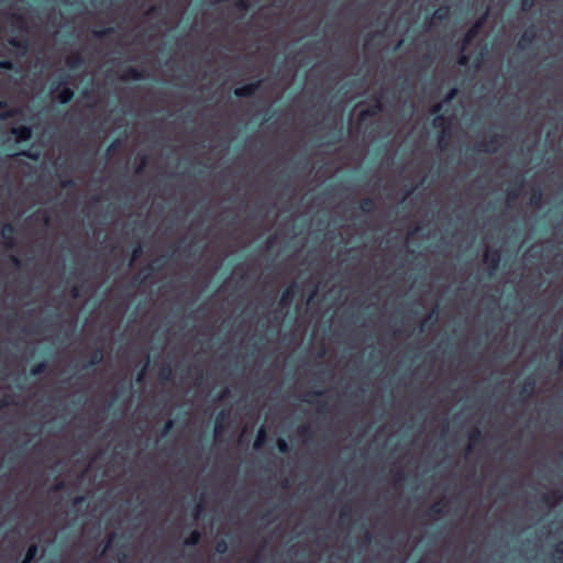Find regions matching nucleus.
I'll use <instances>...</instances> for the list:
<instances>
[{
	"label": "nucleus",
	"instance_id": "9d476101",
	"mask_svg": "<svg viewBox=\"0 0 563 563\" xmlns=\"http://www.w3.org/2000/svg\"><path fill=\"white\" fill-rule=\"evenodd\" d=\"M14 233H15V228L13 227V224L11 223H5L2 229H1V235L4 240V245L5 247L8 249H13L15 243H14Z\"/></svg>",
	"mask_w": 563,
	"mask_h": 563
},
{
	"label": "nucleus",
	"instance_id": "f03ea898",
	"mask_svg": "<svg viewBox=\"0 0 563 563\" xmlns=\"http://www.w3.org/2000/svg\"><path fill=\"white\" fill-rule=\"evenodd\" d=\"M501 139H503V135L493 134L488 139L476 143L474 145V150L476 152H481V153L493 154L498 150V144L500 143Z\"/></svg>",
	"mask_w": 563,
	"mask_h": 563
},
{
	"label": "nucleus",
	"instance_id": "0e129e2a",
	"mask_svg": "<svg viewBox=\"0 0 563 563\" xmlns=\"http://www.w3.org/2000/svg\"><path fill=\"white\" fill-rule=\"evenodd\" d=\"M229 393H230V391H229V389H228V388H224V389L219 394L218 399H219V400H223V399L228 398Z\"/></svg>",
	"mask_w": 563,
	"mask_h": 563
},
{
	"label": "nucleus",
	"instance_id": "a878e982",
	"mask_svg": "<svg viewBox=\"0 0 563 563\" xmlns=\"http://www.w3.org/2000/svg\"><path fill=\"white\" fill-rule=\"evenodd\" d=\"M360 209L364 213H371V212H373L376 209V202H375V200L373 198H364L361 201Z\"/></svg>",
	"mask_w": 563,
	"mask_h": 563
},
{
	"label": "nucleus",
	"instance_id": "0eeeda50",
	"mask_svg": "<svg viewBox=\"0 0 563 563\" xmlns=\"http://www.w3.org/2000/svg\"><path fill=\"white\" fill-rule=\"evenodd\" d=\"M448 119L443 115H437L433 120V125L435 128H441L442 129V133L439 137V145L441 148H444L445 145H446V137L449 136V131H448Z\"/></svg>",
	"mask_w": 563,
	"mask_h": 563
},
{
	"label": "nucleus",
	"instance_id": "c03bdc74",
	"mask_svg": "<svg viewBox=\"0 0 563 563\" xmlns=\"http://www.w3.org/2000/svg\"><path fill=\"white\" fill-rule=\"evenodd\" d=\"M12 19H13V24L20 29H24L25 27V20L22 15H19V14H13L12 15Z\"/></svg>",
	"mask_w": 563,
	"mask_h": 563
},
{
	"label": "nucleus",
	"instance_id": "393cba45",
	"mask_svg": "<svg viewBox=\"0 0 563 563\" xmlns=\"http://www.w3.org/2000/svg\"><path fill=\"white\" fill-rule=\"evenodd\" d=\"M200 540H201V533L199 530L195 529L190 532L188 538H186L184 543L186 547H196L200 542Z\"/></svg>",
	"mask_w": 563,
	"mask_h": 563
},
{
	"label": "nucleus",
	"instance_id": "5701e85b",
	"mask_svg": "<svg viewBox=\"0 0 563 563\" xmlns=\"http://www.w3.org/2000/svg\"><path fill=\"white\" fill-rule=\"evenodd\" d=\"M450 16V7L449 5H441L433 13V19L438 20L440 22L448 20Z\"/></svg>",
	"mask_w": 563,
	"mask_h": 563
},
{
	"label": "nucleus",
	"instance_id": "7ed1b4c3",
	"mask_svg": "<svg viewBox=\"0 0 563 563\" xmlns=\"http://www.w3.org/2000/svg\"><path fill=\"white\" fill-rule=\"evenodd\" d=\"M486 13L481 16L464 34L461 45V51H464L479 34L481 29L483 27L486 21Z\"/></svg>",
	"mask_w": 563,
	"mask_h": 563
},
{
	"label": "nucleus",
	"instance_id": "9b49d317",
	"mask_svg": "<svg viewBox=\"0 0 563 563\" xmlns=\"http://www.w3.org/2000/svg\"><path fill=\"white\" fill-rule=\"evenodd\" d=\"M10 132L15 136L18 142H27L32 137V129L27 125L14 126Z\"/></svg>",
	"mask_w": 563,
	"mask_h": 563
},
{
	"label": "nucleus",
	"instance_id": "aec40b11",
	"mask_svg": "<svg viewBox=\"0 0 563 563\" xmlns=\"http://www.w3.org/2000/svg\"><path fill=\"white\" fill-rule=\"evenodd\" d=\"M468 440H470L468 450H471L474 445L482 442V440H483L482 431L478 428L472 429L471 432L468 433Z\"/></svg>",
	"mask_w": 563,
	"mask_h": 563
},
{
	"label": "nucleus",
	"instance_id": "49530a36",
	"mask_svg": "<svg viewBox=\"0 0 563 563\" xmlns=\"http://www.w3.org/2000/svg\"><path fill=\"white\" fill-rule=\"evenodd\" d=\"M0 68L5 69V70H14L15 66H14L13 62H11L9 59H2V60H0Z\"/></svg>",
	"mask_w": 563,
	"mask_h": 563
},
{
	"label": "nucleus",
	"instance_id": "c756f323",
	"mask_svg": "<svg viewBox=\"0 0 563 563\" xmlns=\"http://www.w3.org/2000/svg\"><path fill=\"white\" fill-rule=\"evenodd\" d=\"M553 560L555 563H563V540L555 544Z\"/></svg>",
	"mask_w": 563,
	"mask_h": 563
},
{
	"label": "nucleus",
	"instance_id": "6ab92c4d",
	"mask_svg": "<svg viewBox=\"0 0 563 563\" xmlns=\"http://www.w3.org/2000/svg\"><path fill=\"white\" fill-rule=\"evenodd\" d=\"M225 419H227V412L224 410H222L221 412H219L217 415V417L214 419V434L216 435H219L222 433Z\"/></svg>",
	"mask_w": 563,
	"mask_h": 563
},
{
	"label": "nucleus",
	"instance_id": "09e8293b",
	"mask_svg": "<svg viewBox=\"0 0 563 563\" xmlns=\"http://www.w3.org/2000/svg\"><path fill=\"white\" fill-rule=\"evenodd\" d=\"M457 96V89L456 88H451L448 93L445 95L444 97V102H450L452 101L455 97Z\"/></svg>",
	"mask_w": 563,
	"mask_h": 563
},
{
	"label": "nucleus",
	"instance_id": "338daca9",
	"mask_svg": "<svg viewBox=\"0 0 563 563\" xmlns=\"http://www.w3.org/2000/svg\"><path fill=\"white\" fill-rule=\"evenodd\" d=\"M364 540L366 543H369L372 541V534L367 530L364 532Z\"/></svg>",
	"mask_w": 563,
	"mask_h": 563
},
{
	"label": "nucleus",
	"instance_id": "c9c22d12",
	"mask_svg": "<svg viewBox=\"0 0 563 563\" xmlns=\"http://www.w3.org/2000/svg\"><path fill=\"white\" fill-rule=\"evenodd\" d=\"M298 434L305 439H311L312 432L310 430V427L308 424L300 426L297 430Z\"/></svg>",
	"mask_w": 563,
	"mask_h": 563
},
{
	"label": "nucleus",
	"instance_id": "39448f33",
	"mask_svg": "<svg viewBox=\"0 0 563 563\" xmlns=\"http://www.w3.org/2000/svg\"><path fill=\"white\" fill-rule=\"evenodd\" d=\"M261 85H262V79H257V80L246 84L242 87H238L234 89V96L238 98L252 97L261 88Z\"/></svg>",
	"mask_w": 563,
	"mask_h": 563
},
{
	"label": "nucleus",
	"instance_id": "79ce46f5",
	"mask_svg": "<svg viewBox=\"0 0 563 563\" xmlns=\"http://www.w3.org/2000/svg\"><path fill=\"white\" fill-rule=\"evenodd\" d=\"M234 5L241 11H246L251 8V0H236Z\"/></svg>",
	"mask_w": 563,
	"mask_h": 563
},
{
	"label": "nucleus",
	"instance_id": "680f3d73",
	"mask_svg": "<svg viewBox=\"0 0 563 563\" xmlns=\"http://www.w3.org/2000/svg\"><path fill=\"white\" fill-rule=\"evenodd\" d=\"M84 501H85V496H76L73 499V505L78 506V505H81Z\"/></svg>",
	"mask_w": 563,
	"mask_h": 563
},
{
	"label": "nucleus",
	"instance_id": "423d86ee",
	"mask_svg": "<svg viewBox=\"0 0 563 563\" xmlns=\"http://www.w3.org/2000/svg\"><path fill=\"white\" fill-rule=\"evenodd\" d=\"M525 186V178L522 176H518L512 179L511 185L508 187L506 195L508 201H512L519 198L521 190Z\"/></svg>",
	"mask_w": 563,
	"mask_h": 563
},
{
	"label": "nucleus",
	"instance_id": "8fccbe9b",
	"mask_svg": "<svg viewBox=\"0 0 563 563\" xmlns=\"http://www.w3.org/2000/svg\"><path fill=\"white\" fill-rule=\"evenodd\" d=\"M143 253V246L141 243H137V245L133 249L132 252V261L139 258Z\"/></svg>",
	"mask_w": 563,
	"mask_h": 563
},
{
	"label": "nucleus",
	"instance_id": "2eb2a0df",
	"mask_svg": "<svg viewBox=\"0 0 563 563\" xmlns=\"http://www.w3.org/2000/svg\"><path fill=\"white\" fill-rule=\"evenodd\" d=\"M19 114H21V109H19V108L8 109V102L4 100H0V119L7 120V119L15 118Z\"/></svg>",
	"mask_w": 563,
	"mask_h": 563
},
{
	"label": "nucleus",
	"instance_id": "20e7f679",
	"mask_svg": "<svg viewBox=\"0 0 563 563\" xmlns=\"http://www.w3.org/2000/svg\"><path fill=\"white\" fill-rule=\"evenodd\" d=\"M299 290L300 287L295 282L291 283L286 289H284L279 299L280 307H289L292 303L296 296L298 295Z\"/></svg>",
	"mask_w": 563,
	"mask_h": 563
},
{
	"label": "nucleus",
	"instance_id": "c85d7f7f",
	"mask_svg": "<svg viewBox=\"0 0 563 563\" xmlns=\"http://www.w3.org/2000/svg\"><path fill=\"white\" fill-rule=\"evenodd\" d=\"M9 45H11L14 48L23 49L25 51L29 46V43L26 40H21L18 37H11L8 40Z\"/></svg>",
	"mask_w": 563,
	"mask_h": 563
},
{
	"label": "nucleus",
	"instance_id": "ddd939ff",
	"mask_svg": "<svg viewBox=\"0 0 563 563\" xmlns=\"http://www.w3.org/2000/svg\"><path fill=\"white\" fill-rule=\"evenodd\" d=\"M536 391V380L531 377L525 379L522 387L520 389V396L522 400H527L534 395Z\"/></svg>",
	"mask_w": 563,
	"mask_h": 563
},
{
	"label": "nucleus",
	"instance_id": "58836bf2",
	"mask_svg": "<svg viewBox=\"0 0 563 563\" xmlns=\"http://www.w3.org/2000/svg\"><path fill=\"white\" fill-rule=\"evenodd\" d=\"M147 163H148L147 156L146 155H141L139 157V164H137V166L135 168V173L136 174H141L144 170V168L146 167Z\"/></svg>",
	"mask_w": 563,
	"mask_h": 563
},
{
	"label": "nucleus",
	"instance_id": "e433bc0d",
	"mask_svg": "<svg viewBox=\"0 0 563 563\" xmlns=\"http://www.w3.org/2000/svg\"><path fill=\"white\" fill-rule=\"evenodd\" d=\"M121 146V140L120 139H115L113 140L110 145L108 146L107 151H106V155L107 156H110L112 155L119 147Z\"/></svg>",
	"mask_w": 563,
	"mask_h": 563
},
{
	"label": "nucleus",
	"instance_id": "b1692460",
	"mask_svg": "<svg viewBox=\"0 0 563 563\" xmlns=\"http://www.w3.org/2000/svg\"><path fill=\"white\" fill-rule=\"evenodd\" d=\"M542 201H543L542 190L540 188L532 190L531 196H530V205L532 207L539 208V207H541Z\"/></svg>",
	"mask_w": 563,
	"mask_h": 563
},
{
	"label": "nucleus",
	"instance_id": "4be33fe9",
	"mask_svg": "<svg viewBox=\"0 0 563 563\" xmlns=\"http://www.w3.org/2000/svg\"><path fill=\"white\" fill-rule=\"evenodd\" d=\"M37 553H38L37 544H31L27 548L25 555L22 559L21 563H32L35 560Z\"/></svg>",
	"mask_w": 563,
	"mask_h": 563
},
{
	"label": "nucleus",
	"instance_id": "69168bd1",
	"mask_svg": "<svg viewBox=\"0 0 563 563\" xmlns=\"http://www.w3.org/2000/svg\"><path fill=\"white\" fill-rule=\"evenodd\" d=\"M11 262H12V264H13L14 266H16V267H20V266H21V261H20V258H19L18 256H15V255H12V256H11Z\"/></svg>",
	"mask_w": 563,
	"mask_h": 563
},
{
	"label": "nucleus",
	"instance_id": "774afa93",
	"mask_svg": "<svg viewBox=\"0 0 563 563\" xmlns=\"http://www.w3.org/2000/svg\"><path fill=\"white\" fill-rule=\"evenodd\" d=\"M441 109H442V104L441 103H437L435 106H433L432 112L433 113H438Z\"/></svg>",
	"mask_w": 563,
	"mask_h": 563
},
{
	"label": "nucleus",
	"instance_id": "bf43d9fd",
	"mask_svg": "<svg viewBox=\"0 0 563 563\" xmlns=\"http://www.w3.org/2000/svg\"><path fill=\"white\" fill-rule=\"evenodd\" d=\"M559 353H560V367H563V339H561L559 344Z\"/></svg>",
	"mask_w": 563,
	"mask_h": 563
},
{
	"label": "nucleus",
	"instance_id": "412c9836",
	"mask_svg": "<svg viewBox=\"0 0 563 563\" xmlns=\"http://www.w3.org/2000/svg\"><path fill=\"white\" fill-rule=\"evenodd\" d=\"M267 440V432H266V429L264 427H261L257 431V434H256V438H255V441L253 443V448L255 450H258L261 449L265 442Z\"/></svg>",
	"mask_w": 563,
	"mask_h": 563
},
{
	"label": "nucleus",
	"instance_id": "6e6d98bb",
	"mask_svg": "<svg viewBox=\"0 0 563 563\" xmlns=\"http://www.w3.org/2000/svg\"><path fill=\"white\" fill-rule=\"evenodd\" d=\"M20 154L33 161L38 158V154L31 151H22Z\"/></svg>",
	"mask_w": 563,
	"mask_h": 563
},
{
	"label": "nucleus",
	"instance_id": "72a5a7b5",
	"mask_svg": "<svg viewBox=\"0 0 563 563\" xmlns=\"http://www.w3.org/2000/svg\"><path fill=\"white\" fill-rule=\"evenodd\" d=\"M350 516H351V508H350V506H349V505H345V506L341 509V511H340V514H339V519H340V521H341L342 523H344V522H346V521H349V520H350Z\"/></svg>",
	"mask_w": 563,
	"mask_h": 563
},
{
	"label": "nucleus",
	"instance_id": "cd10ccee",
	"mask_svg": "<svg viewBox=\"0 0 563 563\" xmlns=\"http://www.w3.org/2000/svg\"><path fill=\"white\" fill-rule=\"evenodd\" d=\"M562 499V495L559 492H552L549 494H543L542 501L549 505H554Z\"/></svg>",
	"mask_w": 563,
	"mask_h": 563
},
{
	"label": "nucleus",
	"instance_id": "dca6fc26",
	"mask_svg": "<svg viewBox=\"0 0 563 563\" xmlns=\"http://www.w3.org/2000/svg\"><path fill=\"white\" fill-rule=\"evenodd\" d=\"M104 358V350L101 346L95 349L90 355L89 362L86 367H92L101 364Z\"/></svg>",
	"mask_w": 563,
	"mask_h": 563
},
{
	"label": "nucleus",
	"instance_id": "1a4fd4ad",
	"mask_svg": "<svg viewBox=\"0 0 563 563\" xmlns=\"http://www.w3.org/2000/svg\"><path fill=\"white\" fill-rule=\"evenodd\" d=\"M383 110V104L379 98H376L375 102L367 109L362 110L358 113V121L363 122L367 118L376 117Z\"/></svg>",
	"mask_w": 563,
	"mask_h": 563
},
{
	"label": "nucleus",
	"instance_id": "4468645a",
	"mask_svg": "<svg viewBox=\"0 0 563 563\" xmlns=\"http://www.w3.org/2000/svg\"><path fill=\"white\" fill-rule=\"evenodd\" d=\"M534 40H536L534 29L529 27L520 36L519 42H518V47L520 49H526L533 43Z\"/></svg>",
	"mask_w": 563,
	"mask_h": 563
},
{
	"label": "nucleus",
	"instance_id": "864d4df0",
	"mask_svg": "<svg viewBox=\"0 0 563 563\" xmlns=\"http://www.w3.org/2000/svg\"><path fill=\"white\" fill-rule=\"evenodd\" d=\"M76 186V181L71 178L65 179L60 183L62 188H74Z\"/></svg>",
	"mask_w": 563,
	"mask_h": 563
},
{
	"label": "nucleus",
	"instance_id": "e2e57ef3",
	"mask_svg": "<svg viewBox=\"0 0 563 563\" xmlns=\"http://www.w3.org/2000/svg\"><path fill=\"white\" fill-rule=\"evenodd\" d=\"M70 292L73 298H78L80 296V290L78 286H74Z\"/></svg>",
	"mask_w": 563,
	"mask_h": 563
},
{
	"label": "nucleus",
	"instance_id": "f8f14e48",
	"mask_svg": "<svg viewBox=\"0 0 563 563\" xmlns=\"http://www.w3.org/2000/svg\"><path fill=\"white\" fill-rule=\"evenodd\" d=\"M146 78L145 70L128 67L121 76L122 80H142Z\"/></svg>",
	"mask_w": 563,
	"mask_h": 563
},
{
	"label": "nucleus",
	"instance_id": "a211bd4d",
	"mask_svg": "<svg viewBox=\"0 0 563 563\" xmlns=\"http://www.w3.org/2000/svg\"><path fill=\"white\" fill-rule=\"evenodd\" d=\"M74 98V90L69 87H64L59 90L57 99L59 103L67 104L69 103Z\"/></svg>",
	"mask_w": 563,
	"mask_h": 563
},
{
	"label": "nucleus",
	"instance_id": "37998d69",
	"mask_svg": "<svg viewBox=\"0 0 563 563\" xmlns=\"http://www.w3.org/2000/svg\"><path fill=\"white\" fill-rule=\"evenodd\" d=\"M67 64L69 65V67L71 68H75L79 65L82 64V58L80 55H74L73 57H70L68 60H67Z\"/></svg>",
	"mask_w": 563,
	"mask_h": 563
},
{
	"label": "nucleus",
	"instance_id": "4d7b16f0",
	"mask_svg": "<svg viewBox=\"0 0 563 563\" xmlns=\"http://www.w3.org/2000/svg\"><path fill=\"white\" fill-rule=\"evenodd\" d=\"M66 489V483L60 481L58 482L57 484H55L53 487H52V490L53 492H60V490H64Z\"/></svg>",
	"mask_w": 563,
	"mask_h": 563
},
{
	"label": "nucleus",
	"instance_id": "7c9ffc66",
	"mask_svg": "<svg viewBox=\"0 0 563 563\" xmlns=\"http://www.w3.org/2000/svg\"><path fill=\"white\" fill-rule=\"evenodd\" d=\"M428 515L432 518H437L443 515V505L440 503H434L429 507Z\"/></svg>",
	"mask_w": 563,
	"mask_h": 563
},
{
	"label": "nucleus",
	"instance_id": "f3484780",
	"mask_svg": "<svg viewBox=\"0 0 563 563\" xmlns=\"http://www.w3.org/2000/svg\"><path fill=\"white\" fill-rule=\"evenodd\" d=\"M438 314L435 310H432L429 312L421 321L420 323V330L426 331L428 329H431V327L437 322Z\"/></svg>",
	"mask_w": 563,
	"mask_h": 563
},
{
	"label": "nucleus",
	"instance_id": "3c124183",
	"mask_svg": "<svg viewBox=\"0 0 563 563\" xmlns=\"http://www.w3.org/2000/svg\"><path fill=\"white\" fill-rule=\"evenodd\" d=\"M461 52H464V51H461ZM456 62L460 66H466L470 62V57L466 54L461 53L460 56L457 57Z\"/></svg>",
	"mask_w": 563,
	"mask_h": 563
},
{
	"label": "nucleus",
	"instance_id": "13d9d810",
	"mask_svg": "<svg viewBox=\"0 0 563 563\" xmlns=\"http://www.w3.org/2000/svg\"><path fill=\"white\" fill-rule=\"evenodd\" d=\"M11 404V397L4 396L2 399H0V410L4 407H8Z\"/></svg>",
	"mask_w": 563,
	"mask_h": 563
},
{
	"label": "nucleus",
	"instance_id": "2f4dec72",
	"mask_svg": "<svg viewBox=\"0 0 563 563\" xmlns=\"http://www.w3.org/2000/svg\"><path fill=\"white\" fill-rule=\"evenodd\" d=\"M47 368V363L46 362H40L37 364H35L34 366L31 367L30 369V374L32 376H38L41 374H43Z\"/></svg>",
	"mask_w": 563,
	"mask_h": 563
},
{
	"label": "nucleus",
	"instance_id": "5fc2aeb1",
	"mask_svg": "<svg viewBox=\"0 0 563 563\" xmlns=\"http://www.w3.org/2000/svg\"><path fill=\"white\" fill-rule=\"evenodd\" d=\"M406 478V474L402 470H397L395 472V483L402 482Z\"/></svg>",
	"mask_w": 563,
	"mask_h": 563
},
{
	"label": "nucleus",
	"instance_id": "4c0bfd02",
	"mask_svg": "<svg viewBox=\"0 0 563 563\" xmlns=\"http://www.w3.org/2000/svg\"><path fill=\"white\" fill-rule=\"evenodd\" d=\"M536 5V0H521L520 10L522 12H530L532 8Z\"/></svg>",
	"mask_w": 563,
	"mask_h": 563
},
{
	"label": "nucleus",
	"instance_id": "a18cd8bd",
	"mask_svg": "<svg viewBox=\"0 0 563 563\" xmlns=\"http://www.w3.org/2000/svg\"><path fill=\"white\" fill-rule=\"evenodd\" d=\"M276 444L280 453H287L289 451V445L284 439H278Z\"/></svg>",
	"mask_w": 563,
	"mask_h": 563
},
{
	"label": "nucleus",
	"instance_id": "f704fd0d",
	"mask_svg": "<svg viewBox=\"0 0 563 563\" xmlns=\"http://www.w3.org/2000/svg\"><path fill=\"white\" fill-rule=\"evenodd\" d=\"M214 550L217 553L219 554H224L228 552L229 550V544L225 540H219L217 543H216V547H214Z\"/></svg>",
	"mask_w": 563,
	"mask_h": 563
},
{
	"label": "nucleus",
	"instance_id": "a19ab883",
	"mask_svg": "<svg viewBox=\"0 0 563 563\" xmlns=\"http://www.w3.org/2000/svg\"><path fill=\"white\" fill-rule=\"evenodd\" d=\"M114 32V29L113 27H106V29H102V30H97V31H93V35L98 38H102L107 35H110Z\"/></svg>",
	"mask_w": 563,
	"mask_h": 563
},
{
	"label": "nucleus",
	"instance_id": "473e14b6",
	"mask_svg": "<svg viewBox=\"0 0 563 563\" xmlns=\"http://www.w3.org/2000/svg\"><path fill=\"white\" fill-rule=\"evenodd\" d=\"M205 510V499L201 497L194 507V517L198 519Z\"/></svg>",
	"mask_w": 563,
	"mask_h": 563
},
{
	"label": "nucleus",
	"instance_id": "6e6552de",
	"mask_svg": "<svg viewBox=\"0 0 563 563\" xmlns=\"http://www.w3.org/2000/svg\"><path fill=\"white\" fill-rule=\"evenodd\" d=\"M484 262L488 265V268L493 274L500 264V252L498 250L486 251L484 254Z\"/></svg>",
	"mask_w": 563,
	"mask_h": 563
},
{
	"label": "nucleus",
	"instance_id": "603ef678",
	"mask_svg": "<svg viewBox=\"0 0 563 563\" xmlns=\"http://www.w3.org/2000/svg\"><path fill=\"white\" fill-rule=\"evenodd\" d=\"M174 428V421L172 419H168L163 428L162 434L166 435L170 432V430Z\"/></svg>",
	"mask_w": 563,
	"mask_h": 563
},
{
	"label": "nucleus",
	"instance_id": "bb28decb",
	"mask_svg": "<svg viewBox=\"0 0 563 563\" xmlns=\"http://www.w3.org/2000/svg\"><path fill=\"white\" fill-rule=\"evenodd\" d=\"M158 377L163 383L170 382L173 378L172 367L168 364L162 366V368L159 369V373H158Z\"/></svg>",
	"mask_w": 563,
	"mask_h": 563
},
{
	"label": "nucleus",
	"instance_id": "052dcab7",
	"mask_svg": "<svg viewBox=\"0 0 563 563\" xmlns=\"http://www.w3.org/2000/svg\"><path fill=\"white\" fill-rule=\"evenodd\" d=\"M275 242H276V238H275V236H271V238H268V239L266 240V242H265V246H266V249H267V250L272 249V247L274 246Z\"/></svg>",
	"mask_w": 563,
	"mask_h": 563
},
{
	"label": "nucleus",
	"instance_id": "ea45409f",
	"mask_svg": "<svg viewBox=\"0 0 563 563\" xmlns=\"http://www.w3.org/2000/svg\"><path fill=\"white\" fill-rule=\"evenodd\" d=\"M323 393L322 391H310L308 393L305 398H303V401L309 404V405H314L316 401H314V397H319L321 396Z\"/></svg>",
	"mask_w": 563,
	"mask_h": 563
},
{
	"label": "nucleus",
	"instance_id": "f257e3e1",
	"mask_svg": "<svg viewBox=\"0 0 563 563\" xmlns=\"http://www.w3.org/2000/svg\"><path fill=\"white\" fill-rule=\"evenodd\" d=\"M167 256L162 255L153 261V263L143 269L134 276L133 284L134 285H142L146 280H148L153 275L157 272H159L165 265H166Z\"/></svg>",
	"mask_w": 563,
	"mask_h": 563
},
{
	"label": "nucleus",
	"instance_id": "de8ad7c7",
	"mask_svg": "<svg viewBox=\"0 0 563 563\" xmlns=\"http://www.w3.org/2000/svg\"><path fill=\"white\" fill-rule=\"evenodd\" d=\"M147 366H148V360L145 362L143 368L137 373L136 378H135L136 383L143 382L145 374H146Z\"/></svg>",
	"mask_w": 563,
	"mask_h": 563
}]
</instances>
